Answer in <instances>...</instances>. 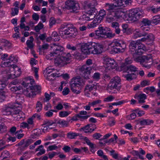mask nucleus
I'll list each match as a JSON object with an SVG mask.
<instances>
[{
    "label": "nucleus",
    "instance_id": "obj_26",
    "mask_svg": "<svg viewBox=\"0 0 160 160\" xmlns=\"http://www.w3.org/2000/svg\"><path fill=\"white\" fill-rule=\"evenodd\" d=\"M122 76L125 78L127 81H130L132 80L134 78H136V73H132L131 74H123Z\"/></svg>",
    "mask_w": 160,
    "mask_h": 160
},
{
    "label": "nucleus",
    "instance_id": "obj_48",
    "mask_svg": "<svg viewBox=\"0 0 160 160\" xmlns=\"http://www.w3.org/2000/svg\"><path fill=\"white\" fill-rule=\"evenodd\" d=\"M9 156V153L8 151H4L2 152L1 155V157L3 159L6 158L8 157Z\"/></svg>",
    "mask_w": 160,
    "mask_h": 160
},
{
    "label": "nucleus",
    "instance_id": "obj_9",
    "mask_svg": "<svg viewBox=\"0 0 160 160\" xmlns=\"http://www.w3.org/2000/svg\"><path fill=\"white\" fill-rule=\"evenodd\" d=\"M91 70V68L90 67L86 65H83L80 69V74L85 79H88L89 78Z\"/></svg>",
    "mask_w": 160,
    "mask_h": 160
},
{
    "label": "nucleus",
    "instance_id": "obj_21",
    "mask_svg": "<svg viewBox=\"0 0 160 160\" xmlns=\"http://www.w3.org/2000/svg\"><path fill=\"white\" fill-rule=\"evenodd\" d=\"M96 128V126L95 125H93L92 124H90L82 128L81 129V131H83L85 133H91Z\"/></svg>",
    "mask_w": 160,
    "mask_h": 160
},
{
    "label": "nucleus",
    "instance_id": "obj_20",
    "mask_svg": "<svg viewBox=\"0 0 160 160\" xmlns=\"http://www.w3.org/2000/svg\"><path fill=\"white\" fill-rule=\"evenodd\" d=\"M17 60L14 55H12L8 59H6L5 62H3V65L5 67H10L13 65L14 63L17 62Z\"/></svg>",
    "mask_w": 160,
    "mask_h": 160
},
{
    "label": "nucleus",
    "instance_id": "obj_33",
    "mask_svg": "<svg viewBox=\"0 0 160 160\" xmlns=\"http://www.w3.org/2000/svg\"><path fill=\"white\" fill-rule=\"evenodd\" d=\"M121 80L118 76H116L111 80V82L116 84V85L118 86L120 84Z\"/></svg>",
    "mask_w": 160,
    "mask_h": 160
},
{
    "label": "nucleus",
    "instance_id": "obj_15",
    "mask_svg": "<svg viewBox=\"0 0 160 160\" xmlns=\"http://www.w3.org/2000/svg\"><path fill=\"white\" fill-rule=\"evenodd\" d=\"M121 16L120 15L118 14V12L111 13H108L106 17V21L108 22H111L115 21Z\"/></svg>",
    "mask_w": 160,
    "mask_h": 160
},
{
    "label": "nucleus",
    "instance_id": "obj_60",
    "mask_svg": "<svg viewBox=\"0 0 160 160\" xmlns=\"http://www.w3.org/2000/svg\"><path fill=\"white\" fill-rule=\"evenodd\" d=\"M58 148V147L56 145H52L49 146L47 150L48 151H52L54 150H56Z\"/></svg>",
    "mask_w": 160,
    "mask_h": 160
},
{
    "label": "nucleus",
    "instance_id": "obj_44",
    "mask_svg": "<svg viewBox=\"0 0 160 160\" xmlns=\"http://www.w3.org/2000/svg\"><path fill=\"white\" fill-rule=\"evenodd\" d=\"M55 123V122L52 120H46L44 121L43 124L42 125V126L47 125L48 126H51Z\"/></svg>",
    "mask_w": 160,
    "mask_h": 160
},
{
    "label": "nucleus",
    "instance_id": "obj_43",
    "mask_svg": "<svg viewBox=\"0 0 160 160\" xmlns=\"http://www.w3.org/2000/svg\"><path fill=\"white\" fill-rule=\"evenodd\" d=\"M70 113V111H61L59 113V116L61 117H66L68 116Z\"/></svg>",
    "mask_w": 160,
    "mask_h": 160
},
{
    "label": "nucleus",
    "instance_id": "obj_37",
    "mask_svg": "<svg viewBox=\"0 0 160 160\" xmlns=\"http://www.w3.org/2000/svg\"><path fill=\"white\" fill-rule=\"evenodd\" d=\"M7 130V127L3 123L0 124V133H3Z\"/></svg>",
    "mask_w": 160,
    "mask_h": 160
},
{
    "label": "nucleus",
    "instance_id": "obj_46",
    "mask_svg": "<svg viewBox=\"0 0 160 160\" xmlns=\"http://www.w3.org/2000/svg\"><path fill=\"white\" fill-rule=\"evenodd\" d=\"M144 52L143 50L142 49H139L138 48V49H136L134 52L133 54H132V55H134V54H136V55H139L141 56Z\"/></svg>",
    "mask_w": 160,
    "mask_h": 160
},
{
    "label": "nucleus",
    "instance_id": "obj_63",
    "mask_svg": "<svg viewBox=\"0 0 160 160\" xmlns=\"http://www.w3.org/2000/svg\"><path fill=\"white\" fill-rule=\"evenodd\" d=\"M12 12L11 14L12 16H14L15 15H17L18 12V9L17 8H12Z\"/></svg>",
    "mask_w": 160,
    "mask_h": 160
},
{
    "label": "nucleus",
    "instance_id": "obj_58",
    "mask_svg": "<svg viewBox=\"0 0 160 160\" xmlns=\"http://www.w3.org/2000/svg\"><path fill=\"white\" fill-rule=\"evenodd\" d=\"M122 31L123 33L126 32L128 30V25L127 24H123L122 25Z\"/></svg>",
    "mask_w": 160,
    "mask_h": 160
},
{
    "label": "nucleus",
    "instance_id": "obj_61",
    "mask_svg": "<svg viewBox=\"0 0 160 160\" xmlns=\"http://www.w3.org/2000/svg\"><path fill=\"white\" fill-rule=\"evenodd\" d=\"M44 96L45 98L43 99L44 102H47L49 101L50 99V95L47 92H45Z\"/></svg>",
    "mask_w": 160,
    "mask_h": 160
},
{
    "label": "nucleus",
    "instance_id": "obj_45",
    "mask_svg": "<svg viewBox=\"0 0 160 160\" xmlns=\"http://www.w3.org/2000/svg\"><path fill=\"white\" fill-rule=\"evenodd\" d=\"M43 27V25L41 22H40L35 27L34 29L36 32H38L40 30L42 29Z\"/></svg>",
    "mask_w": 160,
    "mask_h": 160
},
{
    "label": "nucleus",
    "instance_id": "obj_51",
    "mask_svg": "<svg viewBox=\"0 0 160 160\" xmlns=\"http://www.w3.org/2000/svg\"><path fill=\"white\" fill-rule=\"evenodd\" d=\"M102 136V135L100 133H96L93 135V138L95 139H98L99 140H102V138L99 139V138Z\"/></svg>",
    "mask_w": 160,
    "mask_h": 160
},
{
    "label": "nucleus",
    "instance_id": "obj_49",
    "mask_svg": "<svg viewBox=\"0 0 160 160\" xmlns=\"http://www.w3.org/2000/svg\"><path fill=\"white\" fill-rule=\"evenodd\" d=\"M114 150H112L110 151V155L112 156V158L115 159H118V154L117 153H115Z\"/></svg>",
    "mask_w": 160,
    "mask_h": 160
},
{
    "label": "nucleus",
    "instance_id": "obj_55",
    "mask_svg": "<svg viewBox=\"0 0 160 160\" xmlns=\"http://www.w3.org/2000/svg\"><path fill=\"white\" fill-rule=\"evenodd\" d=\"M56 22V20L53 17L51 18L49 21V25L50 27L51 28L52 26L55 24Z\"/></svg>",
    "mask_w": 160,
    "mask_h": 160
},
{
    "label": "nucleus",
    "instance_id": "obj_32",
    "mask_svg": "<svg viewBox=\"0 0 160 160\" xmlns=\"http://www.w3.org/2000/svg\"><path fill=\"white\" fill-rule=\"evenodd\" d=\"M30 40H28L26 42V44L28 47L30 49H32L33 47V38L32 36L30 37Z\"/></svg>",
    "mask_w": 160,
    "mask_h": 160
},
{
    "label": "nucleus",
    "instance_id": "obj_23",
    "mask_svg": "<svg viewBox=\"0 0 160 160\" xmlns=\"http://www.w3.org/2000/svg\"><path fill=\"white\" fill-rule=\"evenodd\" d=\"M124 71L128 72H131L132 73H136L135 72L138 71V68L135 66L132 65H128L127 66H124L123 68Z\"/></svg>",
    "mask_w": 160,
    "mask_h": 160
},
{
    "label": "nucleus",
    "instance_id": "obj_28",
    "mask_svg": "<svg viewBox=\"0 0 160 160\" xmlns=\"http://www.w3.org/2000/svg\"><path fill=\"white\" fill-rule=\"evenodd\" d=\"M72 150L76 154H80L82 153L83 152H86L88 150V148L85 147H81L80 148H73Z\"/></svg>",
    "mask_w": 160,
    "mask_h": 160
},
{
    "label": "nucleus",
    "instance_id": "obj_30",
    "mask_svg": "<svg viewBox=\"0 0 160 160\" xmlns=\"http://www.w3.org/2000/svg\"><path fill=\"white\" fill-rule=\"evenodd\" d=\"M21 74V69L19 68L18 70L14 72V73L13 75L10 74L9 76V78H15L20 76Z\"/></svg>",
    "mask_w": 160,
    "mask_h": 160
},
{
    "label": "nucleus",
    "instance_id": "obj_19",
    "mask_svg": "<svg viewBox=\"0 0 160 160\" xmlns=\"http://www.w3.org/2000/svg\"><path fill=\"white\" fill-rule=\"evenodd\" d=\"M120 88L119 86L116 85V84L110 82L107 88L108 91L111 93H115L116 92V90H119Z\"/></svg>",
    "mask_w": 160,
    "mask_h": 160
},
{
    "label": "nucleus",
    "instance_id": "obj_14",
    "mask_svg": "<svg viewBox=\"0 0 160 160\" xmlns=\"http://www.w3.org/2000/svg\"><path fill=\"white\" fill-rule=\"evenodd\" d=\"M149 29V28H144L143 31L144 32H142L140 29H136L133 32L132 36L133 38L134 39H136L138 38L146 36L147 34L144 31H148Z\"/></svg>",
    "mask_w": 160,
    "mask_h": 160
},
{
    "label": "nucleus",
    "instance_id": "obj_29",
    "mask_svg": "<svg viewBox=\"0 0 160 160\" xmlns=\"http://www.w3.org/2000/svg\"><path fill=\"white\" fill-rule=\"evenodd\" d=\"M111 27L114 29V31L117 34H119L121 31V29L119 28V25L118 22H114L112 23Z\"/></svg>",
    "mask_w": 160,
    "mask_h": 160
},
{
    "label": "nucleus",
    "instance_id": "obj_64",
    "mask_svg": "<svg viewBox=\"0 0 160 160\" xmlns=\"http://www.w3.org/2000/svg\"><path fill=\"white\" fill-rule=\"evenodd\" d=\"M31 88L32 90L36 91H39L40 90L41 87L38 86L34 85L32 86Z\"/></svg>",
    "mask_w": 160,
    "mask_h": 160
},
{
    "label": "nucleus",
    "instance_id": "obj_11",
    "mask_svg": "<svg viewBox=\"0 0 160 160\" xmlns=\"http://www.w3.org/2000/svg\"><path fill=\"white\" fill-rule=\"evenodd\" d=\"M133 56L134 60L137 62H140L141 64L142 63H148V61L152 60L150 57H148L147 56H141L134 54Z\"/></svg>",
    "mask_w": 160,
    "mask_h": 160
},
{
    "label": "nucleus",
    "instance_id": "obj_39",
    "mask_svg": "<svg viewBox=\"0 0 160 160\" xmlns=\"http://www.w3.org/2000/svg\"><path fill=\"white\" fill-rule=\"evenodd\" d=\"M84 139L87 144L88 146H89L90 148H92V150H91V151L92 152V150L95 147L94 144L91 142V141L88 139L87 137H85Z\"/></svg>",
    "mask_w": 160,
    "mask_h": 160
},
{
    "label": "nucleus",
    "instance_id": "obj_10",
    "mask_svg": "<svg viewBox=\"0 0 160 160\" xmlns=\"http://www.w3.org/2000/svg\"><path fill=\"white\" fill-rule=\"evenodd\" d=\"M53 51L51 52L49 55L50 57L55 55H59L60 54L62 55V52L64 49L63 47L59 45H57L56 44L53 45L52 47Z\"/></svg>",
    "mask_w": 160,
    "mask_h": 160
},
{
    "label": "nucleus",
    "instance_id": "obj_2",
    "mask_svg": "<svg viewBox=\"0 0 160 160\" xmlns=\"http://www.w3.org/2000/svg\"><path fill=\"white\" fill-rule=\"evenodd\" d=\"M77 32L76 28L73 24L67 23L62 25L59 30V34L61 36L69 35L73 37L76 35Z\"/></svg>",
    "mask_w": 160,
    "mask_h": 160
},
{
    "label": "nucleus",
    "instance_id": "obj_25",
    "mask_svg": "<svg viewBox=\"0 0 160 160\" xmlns=\"http://www.w3.org/2000/svg\"><path fill=\"white\" fill-rule=\"evenodd\" d=\"M23 101L24 98L22 95V94H18L17 96L15 102L13 104L14 105H16L18 106L17 108H20Z\"/></svg>",
    "mask_w": 160,
    "mask_h": 160
},
{
    "label": "nucleus",
    "instance_id": "obj_36",
    "mask_svg": "<svg viewBox=\"0 0 160 160\" xmlns=\"http://www.w3.org/2000/svg\"><path fill=\"white\" fill-rule=\"evenodd\" d=\"M106 14V10L104 9H102L100 10L98 15H97L98 17L100 18L101 19H103Z\"/></svg>",
    "mask_w": 160,
    "mask_h": 160
},
{
    "label": "nucleus",
    "instance_id": "obj_50",
    "mask_svg": "<svg viewBox=\"0 0 160 160\" xmlns=\"http://www.w3.org/2000/svg\"><path fill=\"white\" fill-rule=\"evenodd\" d=\"M20 127L21 128H27L28 129H29L31 127L27 123L23 122L21 123Z\"/></svg>",
    "mask_w": 160,
    "mask_h": 160
},
{
    "label": "nucleus",
    "instance_id": "obj_27",
    "mask_svg": "<svg viewBox=\"0 0 160 160\" xmlns=\"http://www.w3.org/2000/svg\"><path fill=\"white\" fill-rule=\"evenodd\" d=\"M97 88V86L94 84H87L86 86L84 89L85 92H91L94 90H96Z\"/></svg>",
    "mask_w": 160,
    "mask_h": 160
},
{
    "label": "nucleus",
    "instance_id": "obj_38",
    "mask_svg": "<svg viewBox=\"0 0 160 160\" xmlns=\"http://www.w3.org/2000/svg\"><path fill=\"white\" fill-rule=\"evenodd\" d=\"M47 76L46 77V79L49 81H52L54 79L55 77H58V75L56 73L54 72L52 73L50 75H47Z\"/></svg>",
    "mask_w": 160,
    "mask_h": 160
},
{
    "label": "nucleus",
    "instance_id": "obj_54",
    "mask_svg": "<svg viewBox=\"0 0 160 160\" xmlns=\"http://www.w3.org/2000/svg\"><path fill=\"white\" fill-rule=\"evenodd\" d=\"M101 101L100 100H98L96 101H94L92 102H89L90 105H91V106L94 107L96 106V105L101 103Z\"/></svg>",
    "mask_w": 160,
    "mask_h": 160
},
{
    "label": "nucleus",
    "instance_id": "obj_42",
    "mask_svg": "<svg viewBox=\"0 0 160 160\" xmlns=\"http://www.w3.org/2000/svg\"><path fill=\"white\" fill-rule=\"evenodd\" d=\"M42 105L39 101H38L36 103V108L37 112H40L42 109Z\"/></svg>",
    "mask_w": 160,
    "mask_h": 160
},
{
    "label": "nucleus",
    "instance_id": "obj_1",
    "mask_svg": "<svg viewBox=\"0 0 160 160\" xmlns=\"http://www.w3.org/2000/svg\"><path fill=\"white\" fill-rule=\"evenodd\" d=\"M126 42L123 40L114 39L108 45V49L112 53L124 52L126 48Z\"/></svg>",
    "mask_w": 160,
    "mask_h": 160
},
{
    "label": "nucleus",
    "instance_id": "obj_18",
    "mask_svg": "<svg viewBox=\"0 0 160 160\" xmlns=\"http://www.w3.org/2000/svg\"><path fill=\"white\" fill-rule=\"evenodd\" d=\"M104 8L108 12V13L117 12L114 4L113 3H106L104 4Z\"/></svg>",
    "mask_w": 160,
    "mask_h": 160
},
{
    "label": "nucleus",
    "instance_id": "obj_5",
    "mask_svg": "<svg viewBox=\"0 0 160 160\" xmlns=\"http://www.w3.org/2000/svg\"><path fill=\"white\" fill-rule=\"evenodd\" d=\"M71 56V55L69 53H63V54L61 56L57 57L55 59L54 63L56 66L60 67L63 66L68 63Z\"/></svg>",
    "mask_w": 160,
    "mask_h": 160
},
{
    "label": "nucleus",
    "instance_id": "obj_8",
    "mask_svg": "<svg viewBox=\"0 0 160 160\" xmlns=\"http://www.w3.org/2000/svg\"><path fill=\"white\" fill-rule=\"evenodd\" d=\"M138 8L133 9L131 10L129 14V16L130 18L134 21L138 20L139 18L142 17L143 13L138 11Z\"/></svg>",
    "mask_w": 160,
    "mask_h": 160
},
{
    "label": "nucleus",
    "instance_id": "obj_57",
    "mask_svg": "<svg viewBox=\"0 0 160 160\" xmlns=\"http://www.w3.org/2000/svg\"><path fill=\"white\" fill-rule=\"evenodd\" d=\"M36 137H39L41 134V131L40 129H34L33 131V133Z\"/></svg>",
    "mask_w": 160,
    "mask_h": 160
},
{
    "label": "nucleus",
    "instance_id": "obj_35",
    "mask_svg": "<svg viewBox=\"0 0 160 160\" xmlns=\"http://www.w3.org/2000/svg\"><path fill=\"white\" fill-rule=\"evenodd\" d=\"M123 0H114L113 3L115 8L117 7L122 6L124 5Z\"/></svg>",
    "mask_w": 160,
    "mask_h": 160
},
{
    "label": "nucleus",
    "instance_id": "obj_31",
    "mask_svg": "<svg viewBox=\"0 0 160 160\" xmlns=\"http://www.w3.org/2000/svg\"><path fill=\"white\" fill-rule=\"evenodd\" d=\"M141 24L145 26H149L152 23L151 21L146 18H142L141 21Z\"/></svg>",
    "mask_w": 160,
    "mask_h": 160
},
{
    "label": "nucleus",
    "instance_id": "obj_41",
    "mask_svg": "<svg viewBox=\"0 0 160 160\" xmlns=\"http://www.w3.org/2000/svg\"><path fill=\"white\" fill-rule=\"evenodd\" d=\"M79 135L78 133H77L75 132H69L67 134L68 138L70 139H74L75 137Z\"/></svg>",
    "mask_w": 160,
    "mask_h": 160
},
{
    "label": "nucleus",
    "instance_id": "obj_17",
    "mask_svg": "<svg viewBox=\"0 0 160 160\" xmlns=\"http://www.w3.org/2000/svg\"><path fill=\"white\" fill-rule=\"evenodd\" d=\"M105 62L107 68L108 69H113L115 68L116 67V64L114 59H112L110 58H107L105 59Z\"/></svg>",
    "mask_w": 160,
    "mask_h": 160
},
{
    "label": "nucleus",
    "instance_id": "obj_24",
    "mask_svg": "<svg viewBox=\"0 0 160 160\" xmlns=\"http://www.w3.org/2000/svg\"><path fill=\"white\" fill-rule=\"evenodd\" d=\"M138 44H139V43L138 40L132 41L130 42L129 45V51L131 52L132 54L134 53V52L136 50V48Z\"/></svg>",
    "mask_w": 160,
    "mask_h": 160
},
{
    "label": "nucleus",
    "instance_id": "obj_62",
    "mask_svg": "<svg viewBox=\"0 0 160 160\" xmlns=\"http://www.w3.org/2000/svg\"><path fill=\"white\" fill-rule=\"evenodd\" d=\"M92 77L93 78L96 80H98L100 79V74L99 72L95 73Z\"/></svg>",
    "mask_w": 160,
    "mask_h": 160
},
{
    "label": "nucleus",
    "instance_id": "obj_3",
    "mask_svg": "<svg viewBox=\"0 0 160 160\" xmlns=\"http://www.w3.org/2000/svg\"><path fill=\"white\" fill-rule=\"evenodd\" d=\"M86 12V14H83L80 17V22H78L77 25H82L85 23L86 21H89L93 19L97 15L98 11L95 8L92 7L89 8Z\"/></svg>",
    "mask_w": 160,
    "mask_h": 160
},
{
    "label": "nucleus",
    "instance_id": "obj_13",
    "mask_svg": "<svg viewBox=\"0 0 160 160\" xmlns=\"http://www.w3.org/2000/svg\"><path fill=\"white\" fill-rule=\"evenodd\" d=\"M91 53L99 54L102 52L103 47L102 45L95 43H92Z\"/></svg>",
    "mask_w": 160,
    "mask_h": 160
},
{
    "label": "nucleus",
    "instance_id": "obj_4",
    "mask_svg": "<svg viewBox=\"0 0 160 160\" xmlns=\"http://www.w3.org/2000/svg\"><path fill=\"white\" fill-rule=\"evenodd\" d=\"M70 84L72 91L74 93L79 94L81 92L79 88L84 85V82L80 78H75L72 79Z\"/></svg>",
    "mask_w": 160,
    "mask_h": 160
},
{
    "label": "nucleus",
    "instance_id": "obj_16",
    "mask_svg": "<svg viewBox=\"0 0 160 160\" xmlns=\"http://www.w3.org/2000/svg\"><path fill=\"white\" fill-rule=\"evenodd\" d=\"M106 28L103 27H100L98 28V29L96 30L97 36L98 39H102L105 37L106 33Z\"/></svg>",
    "mask_w": 160,
    "mask_h": 160
},
{
    "label": "nucleus",
    "instance_id": "obj_56",
    "mask_svg": "<svg viewBox=\"0 0 160 160\" xmlns=\"http://www.w3.org/2000/svg\"><path fill=\"white\" fill-rule=\"evenodd\" d=\"M115 35V33H112L110 32H107L106 31V33L105 36H106L107 37L109 38H111L114 37Z\"/></svg>",
    "mask_w": 160,
    "mask_h": 160
},
{
    "label": "nucleus",
    "instance_id": "obj_6",
    "mask_svg": "<svg viewBox=\"0 0 160 160\" xmlns=\"http://www.w3.org/2000/svg\"><path fill=\"white\" fill-rule=\"evenodd\" d=\"M66 8L70 11L71 12L77 13V11L79 9V4L77 1L72 0H68L65 3Z\"/></svg>",
    "mask_w": 160,
    "mask_h": 160
},
{
    "label": "nucleus",
    "instance_id": "obj_59",
    "mask_svg": "<svg viewBox=\"0 0 160 160\" xmlns=\"http://www.w3.org/2000/svg\"><path fill=\"white\" fill-rule=\"evenodd\" d=\"M96 22H92L90 24H88L87 27L88 28H94L96 27L98 25L97 24Z\"/></svg>",
    "mask_w": 160,
    "mask_h": 160
},
{
    "label": "nucleus",
    "instance_id": "obj_47",
    "mask_svg": "<svg viewBox=\"0 0 160 160\" xmlns=\"http://www.w3.org/2000/svg\"><path fill=\"white\" fill-rule=\"evenodd\" d=\"M57 123L61 125L62 127H67L68 124V122L64 120H59L58 122Z\"/></svg>",
    "mask_w": 160,
    "mask_h": 160
},
{
    "label": "nucleus",
    "instance_id": "obj_7",
    "mask_svg": "<svg viewBox=\"0 0 160 160\" xmlns=\"http://www.w3.org/2000/svg\"><path fill=\"white\" fill-rule=\"evenodd\" d=\"M17 107L13 104L10 103L8 106L5 107L3 110V114L6 115H11L12 116L15 115L18 113V111L15 110L14 108H17Z\"/></svg>",
    "mask_w": 160,
    "mask_h": 160
},
{
    "label": "nucleus",
    "instance_id": "obj_22",
    "mask_svg": "<svg viewBox=\"0 0 160 160\" xmlns=\"http://www.w3.org/2000/svg\"><path fill=\"white\" fill-rule=\"evenodd\" d=\"M134 98L138 100L139 103H142L145 102V100L146 99L147 96L144 93H137L135 95Z\"/></svg>",
    "mask_w": 160,
    "mask_h": 160
},
{
    "label": "nucleus",
    "instance_id": "obj_12",
    "mask_svg": "<svg viewBox=\"0 0 160 160\" xmlns=\"http://www.w3.org/2000/svg\"><path fill=\"white\" fill-rule=\"evenodd\" d=\"M92 43L88 42L82 44L81 48L82 52L85 54L88 55L91 53Z\"/></svg>",
    "mask_w": 160,
    "mask_h": 160
},
{
    "label": "nucleus",
    "instance_id": "obj_53",
    "mask_svg": "<svg viewBox=\"0 0 160 160\" xmlns=\"http://www.w3.org/2000/svg\"><path fill=\"white\" fill-rule=\"evenodd\" d=\"M147 40L149 41H153L154 39V37L153 34L150 33L147 35L146 38Z\"/></svg>",
    "mask_w": 160,
    "mask_h": 160
},
{
    "label": "nucleus",
    "instance_id": "obj_40",
    "mask_svg": "<svg viewBox=\"0 0 160 160\" xmlns=\"http://www.w3.org/2000/svg\"><path fill=\"white\" fill-rule=\"evenodd\" d=\"M33 142V140L32 139H28L24 142V145L22 146L23 149L26 148L31 143Z\"/></svg>",
    "mask_w": 160,
    "mask_h": 160
},
{
    "label": "nucleus",
    "instance_id": "obj_34",
    "mask_svg": "<svg viewBox=\"0 0 160 160\" xmlns=\"http://www.w3.org/2000/svg\"><path fill=\"white\" fill-rule=\"evenodd\" d=\"M151 21V23L157 25L159 23L160 21V16H154L153 17Z\"/></svg>",
    "mask_w": 160,
    "mask_h": 160
},
{
    "label": "nucleus",
    "instance_id": "obj_52",
    "mask_svg": "<svg viewBox=\"0 0 160 160\" xmlns=\"http://www.w3.org/2000/svg\"><path fill=\"white\" fill-rule=\"evenodd\" d=\"M22 87L19 86L18 87L13 86L11 88V90L13 92H15L18 90H20L22 89Z\"/></svg>",
    "mask_w": 160,
    "mask_h": 160
}]
</instances>
